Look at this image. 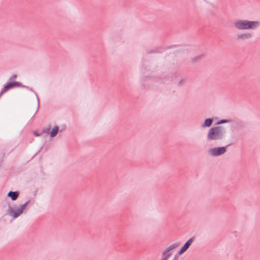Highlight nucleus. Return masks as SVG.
I'll return each instance as SVG.
<instances>
[{
    "label": "nucleus",
    "mask_w": 260,
    "mask_h": 260,
    "mask_svg": "<svg viewBox=\"0 0 260 260\" xmlns=\"http://www.w3.org/2000/svg\"><path fill=\"white\" fill-rule=\"evenodd\" d=\"M234 26L239 30L254 29L260 25L257 21L248 20H237L234 23Z\"/></svg>",
    "instance_id": "1"
},
{
    "label": "nucleus",
    "mask_w": 260,
    "mask_h": 260,
    "mask_svg": "<svg viewBox=\"0 0 260 260\" xmlns=\"http://www.w3.org/2000/svg\"><path fill=\"white\" fill-rule=\"evenodd\" d=\"M180 244L174 243L168 247L163 253L162 260H178V256L176 254L175 249Z\"/></svg>",
    "instance_id": "2"
},
{
    "label": "nucleus",
    "mask_w": 260,
    "mask_h": 260,
    "mask_svg": "<svg viewBox=\"0 0 260 260\" xmlns=\"http://www.w3.org/2000/svg\"><path fill=\"white\" fill-rule=\"evenodd\" d=\"M223 136V129L221 126L214 127L211 128L207 135L209 140H217L221 139Z\"/></svg>",
    "instance_id": "3"
},
{
    "label": "nucleus",
    "mask_w": 260,
    "mask_h": 260,
    "mask_svg": "<svg viewBox=\"0 0 260 260\" xmlns=\"http://www.w3.org/2000/svg\"><path fill=\"white\" fill-rule=\"evenodd\" d=\"M28 203V202H27L18 208H13L9 206V209L6 213V215H9L14 219L17 218L23 213Z\"/></svg>",
    "instance_id": "4"
},
{
    "label": "nucleus",
    "mask_w": 260,
    "mask_h": 260,
    "mask_svg": "<svg viewBox=\"0 0 260 260\" xmlns=\"http://www.w3.org/2000/svg\"><path fill=\"white\" fill-rule=\"evenodd\" d=\"M181 46V45H171L169 46H166L165 47L160 46L156 49H151L149 51H146V53L147 54H153V53H162L164 51L167 49L176 48V47Z\"/></svg>",
    "instance_id": "5"
},
{
    "label": "nucleus",
    "mask_w": 260,
    "mask_h": 260,
    "mask_svg": "<svg viewBox=\"0 0 260 260\" xmlns=\"http://www.w3.org/2000/svg\"><path fill=\"white\" fill-rule=\"evenodd\" d=\"M226 152L225 147H219L211 148L209 150V153L212 156H218Z\"/></svg>",
    "instance_id": "6"
},
{
    "label": "nucleus",
    "mask_w": 260,
    "mask_h": 260,
    "mask_svg": "<svg viewBox=\"0 0 260 260\" xmlns=\"http://www.w3.org/2000/svg\"><path fill=\"white\" fill-rule=\"evenodd\" d=\"M193 240H194L193 238H191L189 239L185 243V244L183 245V246L182 247V248L180 249V250L177 253H176V254L177 255L182 254L188 248V247L191 244V243H192Z\"/></svg>",
    "instance_id": "7"
},
{
    "label": "nucleus",
    "mask_w": 260,
    "mask_h": 260,
    "mask_svg": "<svg viewBox=\"0 0 260 260\" xmlns=\"http://www.w3.org/2000/svg\"><path fill=\"white\" fill-rule=\"evenodd\" d=\"M16 86H18V82H10L9 83L5 86L4 88L1 91V94H2L4 92L9 90V89Z\"/></svg>",
    "instance_id": "8"
},
{
    "label": "nucleus",
    "mask_w": 260,
    "mask_h": 260,
    "mask_svg": "<svg viewBox=\"0 0 260 260\" xmlns=\"http://www.w3.org/2000/svg\"><path fill=\"white\" fill-rule=\"evenodd\" d=\"M252 37V35L249 32H246L237 35V40H245L249 38H251Z\"/></svg>",
    "instance_id": "9"
},
{
    "label": "nucleus",
    "mask_w": 260,
    "mask_h": 260,
    "mask_svg": "<svg viewBox=\"0 0 260 260\" xmlns=\"http://www.w3.org/2000/svg\"><path fill=\"white\" fill-rule=\"evenodd\" d=\"M204 57V54L198 55L191 59V61L192 63H196L200 62Z\"/></svg>",
    "instance_id": "10"
},
{
    "label": "nucleus",
    "mask_w": 260,
    "mask_h": 260,
    "mask_svg": "<svg viewBox=\"0 0 260 260\" xmlns=\"http://www.w3.org/2000/svg\"><path fill=\"white\" fill-rule=\"evenodd\" d=\"M19 193L17 191H10L8 193V196L10 197L12 200L15 201L16 200L18 197Z\"/></svg>",
    "instance_id": "11"
},
{
    "label": "nucleus",
    "mask_w": 260,
    "mask_h": 260,
    "mask_svg": "<svg viewBox=\"0 0 260 260\" xmlns=\"http://www.w3.org/2000/svg\"><path fill=\"white\" fill-rule=\"evenodd\" d=\"M212 123V119L211 118H208L205 120L203 126L204 127H209Z\"/></svg>",
    "instance_id": "12"
},
{
    "label": "nucleus",
    "mask_w": 260,
    "mask_h": 260,
    "mask_svg": "<svg viewBox=\"0 0 260 260\" xmlns=\"http://www.w3.org/2000/svg\"><path fill=\"white\" fill-rule=\"evenodd\" d=\"M58 131V127L57 126H55L52 129L50 133V136L51 137H53L57 134Z\"/></svg>",
    "instance_id": "13"
},
{
    "label": "nucleus",
    "mask_w": 260,
    "mask_h": 260,
    "mask_svg": "<svg viewBox=\"0 0 260 260\" xmlns=\"http://www.w3.org/2000/svg\"><path fill=\"white\" fill-rule=\"evenodd\" d=\"M181 45V46H180V47H178L177 48H180L178 50H175L174 52H173V53L175 54H179L180 53H182L185 50V49L183 47V45L180 44Z\"/></svg>",
    "instance_id": "14"
},
{
    "label": "nucleus",
    "mask_w": 260,
    "mask_h": 260,
    "mask_svg": "<svg viewBox=\"0 0 260 260\" xmlns=\"http://www.w3.org/2000/svg\"><path fill=\"white\" fill-rule=\"evenodd\" d=\"M17 77V75L16 74H14L7 81H15Z\"/></svg>",
    "instance_id": "15"
},
{
    "label": "nucleus",
    "mask_w": 260,
    "mask_h": 260,
    "mask_svg": "<svg viewBox=\"0 0 260 260\" xmlns=\"http://www.w3.org/2000/svg\"><path fill=\"white\" fill-rule=\"evenodd\" d=\"M147 79L152 80V77H150V76H146V77H145V80H147Z\"/></svg>",
    "instance_id": "16"
},
{
    "label": "nucleus",
    "mask_w": 260,
    "mask_h": 260,
    "mask_svg": "<svg viewBox=\"0 0 260 260\" xmlns=\"http://www.w3.org/2000/svg\"><path fill=\"white\" fill-rule=\"evenodd\" d=\"M226 121L225 120H222L220 123H224V122H225Z\"/></svg>",
    "instance_id": "17"
},
{
    "label": "nucleus",
    "mask_w": 260,
    "mask_h": 260,
    "mask_svg": "<svg viewBox=\"0 0 260 260\" xmlns=\"http://www.w3.org/2000/svg\"><path fill=\"white\" fill-rule=\"evenodd\" d=\"M34 134H35L36 136H39V134H37V133H34Z\"/></svg>",
    "instance_id": "18"
},
{
    "label": "nucleus",
    "mask_w": 260,
    "mask_h": 260,
    "mask_svg": "<svg viewBox=\"0 0 260 260\" xmlns=\"http://www.w3.org/2000/svg\"><path fill=\"white\" fill-rule=\"evenodd\" d=\"M179 81L182 82V81H184V80L183 79H180Z\"/></svg>",
    "instance_id": "19"
}]
</instances>
